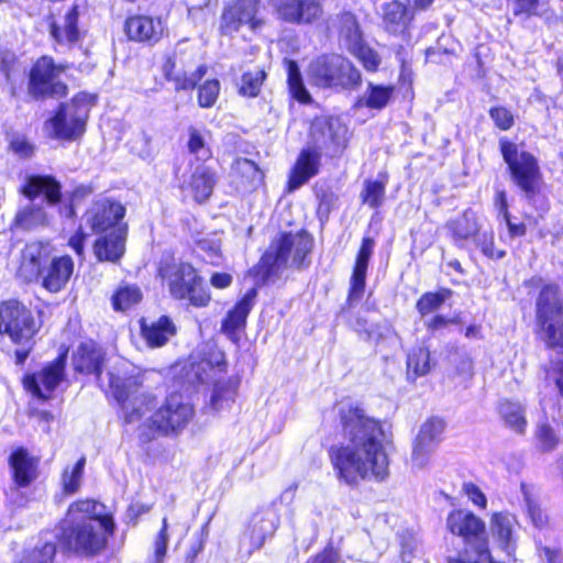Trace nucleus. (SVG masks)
I'll return each mask as SVG.
<instances>
[{"label": "nucleus", "instance_id": "774afa93", "mask_svg": "<svg viewBox=\"0 0 563 563\" xmlns=\"http://www.w3.org/2000/svg\"><path fill=\"white\" fill-rule=\"evenodd\" d=\"M548 373L553 375V382L559 395L563 397V357L552 362Z\"/></svg>", "mask_w": 563, "mask_h": 563}, {"label": "nucleus", "instance_id": "09e8293b", "mask_svg": "<svg viewBox=\"0 0 563 563\" xmlns=\"http://www.w3.org/2000/svg\"><path fill=\"white\" fill-rule=\"evenodd\" d=\"M512 5V15L529 20L543 18L548 12L549 0H507Z\"/></svg>", "mask_w": 563, "mask_h": 563}, {"label": "nucleus", "instance_id": "37998d69", "mask_svg": "<svg viewBox=\"0 0 563 563\" xmlns=\"http://www.w3.org/2000/svg\"><path fill=\"white\" fill-rule=\"evenodd\" d=\"M490 530L498 545L507 550L512 537L511 516L507 511H496L490 516Z\"/></svg>", "mask_w": 563, "mask_h": 563}, {"label": "nucleus", "instance_id": "423d86ee", "mask_svg": "<svg viewBox=\"0 0 563 563\" xmlns=\"http://www.w3.org/2000/svg\"><path fill=\"white\" fill-rule=\"evenodd\" d=\"M308 78L314 87L322 89L356 90L362 85V74L346 57L323 53L308 65Z\"/></svg>", "mask_w": 563, "mask_h": 563}, {"label": "nucleus", "instance_id": "a211bd4d", "mask_svg": "<svg viewBox=\"0 0 563 563\" xmlns=\"http://www.w3.org/2000/svg\"><path fill=\"white\" fill-rule=\"evenodd\" d=\"M322 31L325 37H335L346 49L365 37L358 16L347 9L324 20Z\"/></svg>", "mask_w": 563, "mask_h": 563}, {"label": "nucleus", "instance_id": "9d476101", "mask_svg": "<svg viewBox=\"0 0 563 563\" xmlns=\"http://www.w3.org/2000/svg\"><path fill=\"white\" fill-rule=\"evenodd\" d=\"M229 363L227 354L217 343L208 342L197 353H191L184 362L178 378L181 388H197L207 384L212 374H225Z\"/></svg>", "mask_w": 563, "mask_h": 563}, {"label": "nucleus", "instance_id": "f8f14e48", "mask_svg": "<svg viewBox=\"0 0 563 563\" xmlns=\"http://www.w3.org/2000/svg\"><path fill=\"white\" fill-rule=\"evenodd\" d=\"M446 530L460 538L466 547H471L478 555H489V537L485 521L472 510L453 508L445 519Z\"/></svg>", "mask_w": 563, "mask_h": 563}, {"label": "nucleus", "instance_id": "6ab92c4d", "mask_svg": "<svg viewBox=\"0 0 563 563\" xmlns=\"http://www.w3.org/2000/svg\"><path fill=\"white\" fill-rule=\"evenodd\" d=\"M65 364L66 354H60L40 372L27 375L23 380L25 389L41 400L49 399L51 394L64 379Z\"/></svg>", "mask_w": 563, "mask_h": 563}, {"label": "nucleus", "instance_id": "7ed1b4c3", "mask_svg": "<svg viewBox=\"0 0 563 563\" xmlns=\"http://www.w3.org/2000/svg\"><path fill=\"white\" fill-rule=\"evenodd\" d=\"M114 522L104 512V506L86 499L73 503L62 522L60 539L68 549L85 555H93L104 549L113 533Z\"/></svg>", "mask_w": 563, "mask_h": 563}, {"label": "nucleus", "instance_id": "39448f33", "mask_svg": "<svg viewBox=\"0 0 563 563\" xmlns=\"http://www.w3.org/2000/svg\"><path fill=\"white\" fill-rule=\"evenodd\" d=\"M528 289H538L534 301V334L548 350L563 351V290L552 280L533 275L523 280Z\"/></svg>", "mask_w": 563, "mask_h": 563}, {"label": "nucleus", "instance_id": "20e7f679", "mask_svg": "<svg viewBox=\"0 0 563 563\" xmlns=\"http://www.w3.org/2000/svg\"><path fill=\"white\" fill-rule=\"evenodd\" d=\"M313 246V236L307 230L300 229L296 233L283 231L271 241L250 274L260 285H265L287 267L290 257V267L296 271L306 269L311 264Z\"/></svg>", "mask_w": 563, "mask_h": 563}, {"label": "nucleus", "instance_id": "f3484780", "mask_svg": "<svg viewBox=\"0 0 563 563\" xmlns=\"http://www.w3.org/2000/svg\"><path fill=\"white\" fill-rule=\"evenodd\" d=\"M258 285L250 287L221 320V332L232 342L239 344L247 328V319L256 305Z\"/></svg>", "mask_w": 563, "mask_h": 563}, {"label": "nucleus", "instance_id": "69168bd1", "mask_svg": "<svg viewBox=\"0 0 563 563\" xmlns=\"http://www.w3.org/2000/svg\"><path fill=\"white\" fill-rule=\"evenodd\" d=\"M527 514L537 528L541 529L548 525V516L537 503L528 501Z\"/></svg>", "mask_w": 563, "mask_h": 563}, {"label": "nucleus", "instance_id": "4468645a", "mask_svg": "<svg viewBox=\"0 0 563 563\" xmlns=\"http://www.w3.org/2000/svg\"><path fill=\"white\" fill-rule=\"evenodd\" d=\"M262 0H231L224 3L218 32L221 36L232 37L246 25L250 31L257 32L265 25V20L260 16Z\"/></svg>", "mask_w": 563, "mask_h": 563}, {"label": "nucleus", "instance_id": "c756f323", "mask_svg": "<svg viewBox=\"0 0 563 563\" xmlns=\"http://www.w3.org/2000/svg\"><path fill=\"white\" fill-rule=\"evenodd\" d=\"M103 362L102 350L92 341L81 343L74 353V367L84 374H95L100 385H103L101 377V364Z\"/></svg>", "mask_w": 563, "mask_h": 563}, {"label": "nucleus", "instance_id": "6e6552de", "mask_svg": "<svg viewBox=\"0 0 563 563\" xmlns=\"http://www.w3.org/2000/svg\"><path fill=\"white\" fill-rule=\"evenodd\" d=\"M38 324L32 311L18 300H8L0 305V333L20 347L15 350V363L23 364L27 358Z\"/></svg>", "mask_w": 563, "mask_h": 563}, {"label": "nucleus", "instance_id": "dca6fc26", "mask_svg": "<svg viewBox=\"0 0 563 563\" xmlns=\"http://www.w3.org/2000/svg\"><path fill=\"white\" fill-rule=\"evenodd\" d=\"M277 20L295 26H318L324 21L323 0H272Z\"/></svg>", "mask_w": 563, "mask_h": 563}, {"label": "nucleus", "instance_id": "052dcab7", "mask_svg": "<svg viewBox=\"0 0 563 563\" xmlns=\"http://www.w3.org/2000/svg\"><path fill=\"white\" fill-rule=\"evenodd\" d=\"M314 195L317 199V214L328 219L334 208L338 196L330 188L319 189L314 191Z\"/></svg>", "mask_w": 563, "mask_h": 563}, {"label": "nucleus", "instance_id": "7c9ffc66", "mask_svg": "<svg viewBox=\"0 0 563 563\" xmlns=\"http://www.w3.org/2000/svg\"><path fill=\"white\" fill-rule=\"evenodd\" d=\"M125 32L131 40L154 43L162 36L163 26L161 21H154L152 18L137 15L126 20Z\"/></svg>", "mask_w": 563, "mask_h": 563}, {"label": "nucleus", "instance_id": "e433bc0d", "mask_svg": "<svg viewBox=\"0 0 563 563\" xmlns=\"http://www.w3.org/2000/svg\"><path fill=\"white\" fill-rule=\"evenodd\" d=\"M240 384L241 377L239 375H232L227 379L214 382L210 397L211 408L218 411L233 404L238 396Z\"/></svg>", "mask_w": 563, "mask_h": 563}, {"label": "nucleus", "instance_id": "f257e3e1", "mask_svg": "<svg viewBox=\"0 0 563 563\" xmlns=\"http://www.w3.org/2000/svg\"><path fill=\"white\" fill-rule=\"evenodd\" d=\"M333 410L341 433L347 440L346 444L331 443L327 449L335 478L351 488L365 481H386L390 459L383 420L369 416L358 401L335 402Z\"/></svg>", "mask_w": 563, "mask_h": 563}, {"label": "nucleus", "instance_id": "a19ab883", "mask_svg": "<svg viewBox=\"0 0 563 563\" xmlns=\"http://www.w3.org/2000/svg\"><path fill=\"white\" fill-rule=\"evenodd\" d=\"M387 180L388 175L386 173H380L379 179L365 180L360 195L362 203L367 205L372 209L382 207L385 200Z\"/></svg>", "mask_w": 563, "mask_h": 563}, {"label": "nucleus", "instance_id": "2f4dec72", "mask_svg": "<svg viewBox=\"0 0 563 563\" xmlns=\"http://www.w3.org/2000/svg\"><path fill=\"white\" fill-rule=\"evenodd\" d=\"M497 413L506 427L519 435L527 432L528 420L525 407L517 400L503 398L496 407Z\"/></svg>", "mask_w": 563, "mask_h": 563}, {"label": "nucleus", "instance_id": "2eb2a0df", "mask_svg": "<svg viewBox=\"0 0 563 563\" xmlns=\"http://www.w3.org/2000/svg\"><path fill=\"white\" fill-rule=\"evenodd\" d=\"M66 67L57 65L49 56H43L36 60L30 71L29 93L35 98L65 97L67 86L60 77Z\"/></svg>", "mask_w": 563, "mask_h": 563}, {"label": "nucleus", "instance_id": "f03ea898", "mask_svg": "<svg viewBox=\"0 0 563 563\" xmlns=\"http://www.w3.org/2000/svg\"><path fill=\"white\" fill-rule=\"evenodd\" d=\"M498 150L506 165L507 175L534 214L525 213L518 219L512 213L501 218L507 227L509 239L523 238L529 227H539L551 210V201L544 191L545 183L539 158L530 151L507 136L498 139Z\"/></svg>", "mask_w": 563, "mask_h": 563}, {"label": "nucleus", "instance_id": "3c124183", "mask_svg": "<svg viewBox=\"0 0 563 563\" xmlns=\"http://www.w3.org/2000/svg\"><path fill=\"white\" fill-rule=\"evenodd\" d=\"M427 62L435 65L451 64L457 57L455 44H444L442 38H439L433 46H430L424 52Z\"/></svg>", "mask_w": 563, "mask_h": 563}, {"label": "nucleus", "instance_id": "5fc2aeb1", "mask_svg": "<svg viewBox=\"0 0 563 563\" xmlns=\"http://www.w3.org/2000/svg\"><path fill=\"white\" fill-rule=\"evenodd\" d=\"M142 298V292L136 286L120 287L112 297L113 308L118 311H124L137 303Z\"/></svg>", "mask_w": 563, "mask_h": 563}, {"label": "nucleus", "instance_id": "58836bf2", "mask_svg": "<svg viewBox=\"0 0 563 563\" xmlns=\"http://www.w3.org/2000/svg\"><path fill=\"white\" fill-rule=\"evenodd\" d=\"M216 183L217 175L212 169L207 167L197 169L192 173L189 183L194 199L199 203L205 202L211 196Z\"/></svg>", "mask_w": 563, "mask_h": 563}, {"label": "nucleus", "instance_id": "5701e85b", "mask_svg": "<svg viewBox=\"0 0 563 563\" xmlns=\"http://www.w3.org/2000/svg\"><path fill=\"white\" fill-rule=\"evenodd\" d=\"M446 421L438 416L429 417L420 427L413 441L412 460L423 465L434 448L441 442Z\"/></svg>", "mask_w": 563, "mask_h": 563}, {"label": "nucleus", "instance_id": "9b49d317", "mask_svg": "<svg viewBox=\"0 0 563 563\" xmlns=\"http://www.w3.org/2000/svg\"><path fill=\"white\" fill-rule=\"evenodd\" d=\"M108 385L113 397L120 404L126 423L139 422L153 407V397L147 394L136 395L141 385L137 376L122 378L109 372Z\"/></svg>", "mask_w": 563, "mask_h": 563}, {"label": "nucleus", "instance_id": "49530a36", "mask_svg": "<svg viewBox=\"0 0 563 563\" xmlns=\"http://www.w3.org/2000/svg\"><path fill=\"white\" fill-rule=\"evenodd\" d=\"M368 73H376L379 69L382 58L379 54L371 47L365 37L347 49Z\"/></svg>", "mask_w": 563, "mask_h": 563}, {"label": "nucleus", "instance_id": "c03bdc74", "mask_svg": "<svg viewBox=\"0 0 563 563\" xmlns=\"http://www.w3.org/2000/svg\"><path fill=\"white\" fill-rule=\"evenodd\" d=\"M452 295V289L448 287H441L435 291H426L417 299L416 310L421 317H426L440 309Z\"/></svg>", "mask_w": 563, "mask_h": 563}, {"label": "nucleus", "instance_id": "de8ad7c7", "mask_svg": "<svg viewBox=\"0 0 563 563\" xmlns=\"http://www.w3.org/2000/svg\"><path fill=\"white\" fill-rule=\"evenodd\" d=\"M176 400L173 395L166 398L165 404L153 415L152 424L161 434H168L175 430L174 415Z\"/></svg>", "mask_w": 563, "mask_h": 563}, {"label": "nucleus", "instance_id": "e2e57ef3", "mask_svg": "<svg viewBox=\"0 0 563 563\" xmlns=\"http://www.w3.org/2000/svg\"><path fill=\"white\" fill-rule=\"evenodd\" d=\"M463 493L467 496V498L473 503L474 506L479 509H485L487 507V498L482 489L473 482H466L462 486Z\"/></svg>", "mask_w": 563, "mask_h": 563}, {"label": "nucleus", "instance_id": "603ef678", "mask_svg": "<svg viewBox=\"0 0 563 563\" xmlns=\"http://www.w3.org/2000/svg\"><path fill=\"white\" fill-rule=\"evenodd\" d=\"M186 146L188 152L197 159L206 161L211 156V148L206 142L202 132L194 125L188 128Z\"/></svg>", "mask_w": 563, "mask_h": 563}, {"label": "nucleus", "instance_id": "ddd939ff", "mask_svg": "<svg viewBox=\"0 0 563 563\" xmlns=\"http://www.w3.org/2000/svg\"><path fill=\"white\" fill-rule=\"evenodd\" d=\"M88 113L86 96H77L70 103L60 104L56 114L46 122V129L55 139L75 141L85 132Z\"/></svg>", "mask_w": 563, "mask_h": 563}, {"label": "nucleus", "instance_id": "ea45409f", "mask_svg": "<svg viewBox=\"0 0 563 563\" xmlns=\"http://www.w3.org/2000/svg\"><path fill=\"white\" fill-rule=\"evenodd\" d=\"M141 330L144 339L151 346H162L174 332L172 321L167 317H161L156 322L147 324L141 322Z\"/></svg>", "mask_w": 563, "mask_h": 563}, {"label": "nucleus", "instance_id": "a18cd8bd", "mask_svg": "<svg viewBox=\"0 0 563 563\" xmlns=\"http://www.w3.org/2000/svg\"><path fill=\"white\" fill-rule=\"evenodd\" d=\"M534 439L538 449L543 453L554 451L561 443V437L548 418L541 420L534 429Z\"/></svg>", "mask_w": 563, "mask_h": 563}, {"label": "nucleus", "instance_id": "338daca9", "mask_svg": "<svg viewBox=\"0 0 563 563\" xmlns=\"http://www.w3.org/2000/svg\"><path fill=\"white\" fill-rule=\"evenodd\" d=\"M10 148L20 157L29 158L34 153L33 145L23 136H15L10 142Z\"/></svg>", "mask_w": 563, "mask_h": 563}, {"label": "nucleus", "instance_id": "412c9836", "mask_svg": "<svg viewBox=\"0 0 563 563\" xmlns=\"http://www.w3.org/2000/svg\"><path fill=\"white\" fill-rule=\"evenodd\" d=\"M178 299L187 300L196 308L207 307L211 301V292L203 284V278L189 264H178Z\"/></svg>", "mask_w": 563, "mask_h": 563}, {"label": "nucleus", "instance_id": "473e14b6", "mask_svg": "<svg viewBox=\"0 0 563 563\" xmlns=\"http://www.w3.org/2000/svg\"><path fill=\"white\" fill-rule=\"evenodd\" d=\"M10 465L18 486L25 487L36 478L37 461L24 449H18L11 454Z\"/></svg>", "mask_w": 563, "mask_h": 563}, {"label": "nucleus", "instance_id": "cd10ccee", "mask_svg": "<svg viewBox=\"0 0 563 563\" xmlns=\"http://www.w3.org/2000/svg\"><path fill=\"white\" fill-rule=\"evenodd\" d=\"M444 227L453 244L459 249L465 247L467 242L476 241L481 232L479 219L471 208L449 220Z\"/></svg>", "mask_w": 563, "mask_h": 563}, {"label": "nucleus", "instance_id": "864d4df0", "mask_svg": "<svg viewBox=\"0 0 563 563\" xmlns=\"http://www.w3.org/2000/svg\"><path fill=\"white\" fill-rule=\"evenodd\" d=\"M86 465V457L79 459L71 467H66L62 475V484L64 492L67 494L76 493L80 485Z\"/></svg>", "mask_w": 563, "mask_h": 563}, {"label": "nucleus", "instance_id": "bf43d9fd", "mask_svg": "<svg viewBox=\"0 0 563 563\" xmlns=\"http://www.w3.org/2000/svg\"><path fill=\"white\" fill-rule=\"evenodd\" d=\"M340 548L332 541L328 542L320 551L309 556L305 563H341Z\"/></svg>", "mask_w": 563, "mask_h": 563}, {"label": "nucleus", "instance_id": "a878e982", "mask_svg": "<svg viewBox=\"0 0 563 563\" xmlns=\"http://www.w3.org/2000/svg\"><path fill=\"white\" fill-rule=\"evenodd\" d=\"M413 10L410 0H391L382 7L383 29L390 35H408L413 23Z\"/></svg>", "mask_w": 563, "mask_h": 563}, {"label": "nucleus", "instance_id": "6e6d98bb", "mask_svg": "<svg viewBox=\"0 0 563 563\" xmlns=\"http://www.w3.org/2000/svg\"><path fill=\"white\" fill-rule=\"evenodd\" d=\"M220 95V81L216 78L207 79L198 87L197 101L201 108H211Z\"/></svg>", "mask_w": 563, "mask_h": 563}, {"label": "nucleus", "instance_id": "f704fd0d", "mask_svg": "<svg viewBox=\"0 0 563 563\" xmlns=\"http://www.w3.org/2000/svg\"><path fill=\"white\" fill-rule=\"evenodd\" d=\"M431 372V353L427 345L418 344L412 346L406 358V377L415 383L419 377Z\"/></svg>", "mask_w": 563, "mask_h": 563}, {"label": "nucleus", "instance_id": "13d9d810", "mask_svg": "<svg viewBox=\"0 0 563 563\" xmlns=\"http://www.w3.org/2000/svg\"><path fill=\"white\" fill-rule=\"evenodd\" d=\"M488 115L495 128L499 131H509L515 125V115L511 110L505 106L490 107Z\"/></svg>", "mask_w": 563, "mask_h": 563}, {"label": "nucleus", "instance_id": "c9c22d12", "mask_svg": "<svg viewBox=\"0 0 563 563\" xmlns=\"http://www.w3.org/2000/svg\"><path fill=\"white\" fill-rule=\"evenodd\" d=\"M95 255L99 261H118L124 253V236L119 229L99 238L93 245Z\"/></svg>", "mask_w": 563, "mask_h": 563}, {"label": "nucleus", "instance_id": "4be33fe9", "mask_svg": "<svg viewBox=\"0 0 563 563\" xmlns=\"http://www.w3.org/2000/svg\"><path fill=\"white\" fill-rule=\"evenodd\" d=\"M374 247L375 240L373 238H362L350 276V285L345 300V303L349 306L360 300L365 292L367 269L374 253Z\"/></svg>", "mask_w": 563, "mask_h": 563}, {"label": "nucleus", "instance_id": "8fccbe9b", "mask_svg": "<svg viewBox=\"0 0 563 563\" xmlns=\"http://www.w3.org/2000/svg\"><path fill=\"white\" fill-rule=\"evenodd\" d=\"M266 79L267 73L264 68L256 71H245L241 76V84L238 88V93L244 98H256L260 96Z\"/></svg>", "mask_w": 563, "mask_h": 563}, {"label": "nucleus", "instance_id": "0e129e2a", "mask_svg": "<svg viewBox=\"0 0 563 563\" xmlns=\"http://www.w3.org/2000/svg\"><path fill=\"white\" fill-rule=\"evenodd\" d=\"M206 73V65H200L196 68L191 76L187 77L185 74L181 77L178 76V90L196 88L198 82L201 80Z\"/></svg>", "mask_w": 563, "mask_h": 563}, {"label": "nucleus", "instance_id": "72a5a7b5", "mask_svg": "<svg viewBox=\"0 0 563 563\" xmlns=\"http://www.w3.org/2000/svg\"><path fill=\"white\" fill-rule=\"evenodd\" d=\"M283 64L286 69V84L289 97L300 104H310L313 99L305 86L303 77L297 60L284 58Z\"/></svg>", "mask_w": 563, "mask_h": 563}, {"label": "nucleus", "instance_id": "0eeeda50", "mask_svg": "<svg viewBox=\"0 0 563 563\" xmlns=\"http://www.w3.org/2000/svg\"><path fill=\"white\" fill-rule=\"evenodd\" d=\"M22 194L29 198V202L21 206L11 224L12 229L22 231H32L48 223V216L42 203H36L34 199L44 194L49 205H55L60 199V185L49 176L29 177L22 188Z\"/></svg>", "mask_w": 563, "mask_h": 563}, {"label": "nucleus", "instance_id": "4d7b16f0", "mask_svg": "<svg viewBox=\"0 0 563 563\" xmlns=\"http://www.w3.org/2000/svg\"><path fill=\"white\" fill-rule=\"evenodd\" d=\"M475 242L482 254L489 260L498 261L506 256L505 250L496 247L495 234L493 231L483 232L478 235Z\"/></svg>", "mask_w": 563, "mask_h": 563}, {"label": "nucleus", "instance_id": "1a4fd4ad", "mask_svg": "<svg viewBox=\"0 0 563 563\" xmlns=\"http://www.w3.org/2000/svg\"><path fill=\"white\" fill-rule=\"evenodd\" d=\"M353 129L339 114L314 117L309 126V137L328 159H340L349 151Z\"/></svg>", "mask_w": 563, "mask_h": 563}, {"label": "nucleus", "instance_id": "c85d7f7f", "mask_svg": "<svg viewBox=\"0 0 563 563\" xmlns=\"http://www.w3.org/2000/svg\"><path fill=\"white\" fill-rule=\"evenodd\" d=\"M73 272L74 262L69 256H51L40 277L42 286L51 292H58L66 286Z\"/></svg>", "mask_w": 563, "mask_h": 563}, {"label": "nucleus", "instance_id": "aec40b11", "mask_svg": "<svg viewBox=\"0 0 563 563\" xmlns=\"http://www.w3.org/2000/svg\"><path fill=\"white\" fill-rule=\"evenodd\" d=\"M279 527V516L272 508H262L255 511L243 528V537L250 543V552L260 550L275 536Z\"/></svg>", "mask_w": 563, "mask_h": 563}, {"label": "nucleus", "instance_id": "680f3d73", "mask_svg": "<svg viewBox=\"0 0 563 563\" xmlns=\"http://www.w3.org/2000/svg\"><path fill=\"white\" fill-rule=\"evenodd\" d=\"M55 553V544L53 542H46L41 549L33 550L16 563H52Z\"/></svg>", "mask_w": 563, "mask_h": 563}, {"label": "nucleus", "instance_id": "bb28decb", "mask_svg": "<svg viewBox=\"0 0 563 563\" xmlns=\"http://www.w3.org/2000/svg\"><path fill=\"white\" fill-rule=\"evenodd\" d=\"M124 213L125 209L121 203L108 198H100L86 212V223L96 233L112 231Z\"/></svg>", "mask_w": 563, "mask_h": 563}, {"label": "nucleus", "instance_id": "4c0bfd02", "mask_svg": "<svg viewBox=\"0 0 563 563\" xmlns=\"http://www.w3.org/2000/svg\"><path fill=\"white\" fill-rule=\"evenodd\" d=\"M78 15V7L73 5L66 13L62 26L55 22L51 23L49 33L58 44H74L79 40Z\"/></svg>", "mask_w": 563, "mask_h": 563}, {"label": "nucleus", "instance_id": "393cba45", "mask_svg": "<svg viewBox=\"0 0 563 563\" xmlns=\"http://www.w3.org/2000/svg\"><path fill=\"white\" fill-rule=\"evenodd\" d=\"M323 153L314 145L300 150L287 177V189L294 191L320 172Z\"/></svg>", "mask_w": 563, "mask_h": 563}, {"label": "nucleus", "instance_id": "b1692460", "mask_svg": "<svg viewBox=\"0 0 563 563\" xmlns=\"http://www.w3.org/2000/svg\"><path fill=\"white\" fill-rule=\"evenodd\" d=\"M51 256L52 247L48 243L37 241L27 243L21 253L18 276L27 283L40 279Z\"/></svg>", "mask_w": 563, "mask_h": 563}, {"label": "nucleus", "instance_id": "79ce46f5", "mask_svg": "<svg viewBox=\"0 0 563 563\" xmlns=\"http://www.w3.org/2000/svg\"><path fill=\"white\" fill-rule=\"evenodd\" d=\"M395 93L393 85H379L368 82L363 106L369 110L380 111L387 107Z\"/></svg>", "mask_w": 563, "mask_h": 563}]
</instances>
